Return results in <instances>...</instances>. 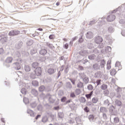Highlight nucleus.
I'll return each mask as SVG.
<instances>
[{
    "mask_svg": "<svg viewBox=\"0 0 125 125\" xmlns=\"http://www.w3.org/2000/svg\"><path fill=\"white\" fill-rule=\"evenodd\" d=\"M94 42L97 44H99L98 47L100 48H102V47H104V44L102 43V42H103V38L102 37L100 36L96 37L94 39Z\"/></svg>",
    "mask_w": 125,
    "mask_h": 125,
    "instance_id": "nucleus-1",
    "label": "nucleus"
},
{
    "mask_svg": "<svg viewBox=\"0 0 125 125\" xmlns=\"http://www.w3.org/2000/svg\"><path fill=\"white\" fill-rule=\"evenodd\" d=\"M18 61V62L13 63V66L16 70H20L21 67V63H22V62H23V61H22L21 62H20L19 61Z\"/></svg>",
    "mask_w": 125,
    "mask_h": 125,
    "instance_id": "nucleus-2",
    "label": "nucleus"
},
{
    "mask_svg": "<svg viewBox=\"0 0 125 125\" xmlns=\"http://www.w3.org/2000/svg\"><path fill=\"white\" fill-rule=\"evenodd\" d=\"M21 57V53L19 52H16L14 54V58L17 60V61H20V62H22V59H20Z\"/></svg>",
    "mask_w": 125,
    "mask_h": 125,
    "instance_id": "nucleus-3",
    "label": "nucleus"
},
{
    "mask_svg": "<svg viewBox=\"0 0 125 125\" xmlns=\"http://www.w3.org/2000/svg\"><path fill=\"white\" fill-rule=\"evenodd\" d=\"M20 34V31L18 30H12L9 32L8 35L9 36H16L17 35H19Z\"/></svg>",
    "mask_w": 125,
    "mask_h": 125,
    "instance_id": "nucleus-4",
    "label": "nucleus"
},
{
    "mask_svg": "<svg viewBox=\"0 0 125 125\" xmlns=\"http://www.w3.org/2000/svg\"><path fill=\"white\" fill-rule=\"evenodd\" d=\"M35 73L36 76H41V75H42V68H41V67L36 68L35 70Z\"/></svg>",
    "mask_w": 125,
    "mask_h": 125,
    "instance_id": "nucleus-5",
    "label": "nucleus"
},
{
    "mask_svg": "<svg viewBox=\"0 0 125 125\" xmlns=\"http://www.w3.org/2000/svg\"><path fill=\"white\" fill-rule=\"evenodd\" d=\"M115 19H116V16L113 15H110L106 18V20L108 22H112L114 21Z\"/></svg>",
    "mask_w": 125,
    "mask_h": 125,
    "instance_id": "nucleus-6",
    "label": "nucleus"
},
{
    "mask_svg": "<svg viewBox=\"0 0 125 125\" xmlns=\"http://www.w3.org/2000/svg\"><path fill=\"white\" fill-rule=\"evenodd\" d=\"M46 97H48L49 98V102H50V103H54L55 99L53 98V96L50 95V94H47Z\"/></svg>",
    "mask_w": 125,
    "mask_h": 125,
    "instance_id": "nucleus-7",
    "label": "nucleus"
},
{
    "mask_svg": "<svg viewBox=\"0 0 125 125\" xmlns=\"http://www.w3.org/2000/svg\"><path fill=\"white\" fill-rule=\"evenodd\" d=\"M86 38L87 39H92L93 38V33L92 32L88 31L86 34Z\"/></svg>",
    "mask_w": 125,
    "mask_h": 125,
    "instance_id": "nucleus-8",
    "label": "nucleus"
},
{
    "mask_svg": "<svg viewBox=\"0 0 125 125\" xmlns=\"http://www.w3.org/2000/svg\"><path fill=\"white\" fill-rule=\"evenodd\" d=\"M39 53L41 55H45L47 53V51L45 49H41L39 51Z\"/></svg>",
    "mask_w": 125,
    "mask_h": 125,
    "instance_id": "nucleus-9",
    "label": "nucleus"
},
{
    "mask_svg": "<svg viewBox=\"0 0 125 125\" xmlns=\"http://www.w3.org/2000/svg\"><path fill=\"white\" fill-rule=\"evenodd\" d=\"M79 76L80 80H83L86 77V75L83 72H80L79 73Z\"/></svg>",
    "mask_w": 125,
    "mask_h": 125,
    "instance_id": "nucleus-10",
    "label": "nucleus"
},
{
    "mask_svg": "<svg viewBox=\"0 0 125 125\" xmlns=\"http://www.w3.org/2000/svg\"><path fill=\"white\" fill-rule=\"evenodd\" d=\"M13 60V58L11 57H8L5 60L6 63H12V61Z\"/></svg>",
    "mask_w": 125,
    "mask_h": 125,
    "instance_id": "nucleus-11",
    "label": "nucleus"
},
{
    "mask_svg": "<svg viewBox=\"0 0 125 125\" xmlns=\"http://www.w3.org/2000/svg\"><path fill=\"white\" fill-rule=\"evenodd\" d=\"M65 86L67 89H72V88L73 87L72 84L70 82L66 83Z\"/></svg>",
    "mask_w": 125,
    "mask_h": 125,
    "instance_id": "nucleus-12",
    "label": "nucleus"
},
{
    "mask_svg": "<svg viewBox=\"0 0 125 125\" xmlns=\"http://www.w3.org/2000/svg\"><path fill=\"white\" fill-rule=\"evenodd\" d=\"M102 77V75H101V72L98 71L95 74V78H97V79H99Z\"/></svg>",
    "mask_w": 125,
    "mask_h": 125,
    "instance_id": "nucleus-13",
    "label": "nucleus"
},
{
    "mask_svg": "<svg viewBox=\"0 0 125 125\" xmlns=\"http://www.w3.org/2000/svg\"><path fill=\"white\" fill-rule=\"evenodd\" d=\"M100 111V112H101V113H103V114H105V113H107V112H108V110H107V108L104 107H101Z\"/></svg>",
    "mask_w": 125,
    "mask_h": 125,
    "instance_id": "nucleus-14",
    "label": "nucleus"
},
{
    "mask_svg": "<svg viewBox=\"0 0 125 125\" xmlns=\"http://www.w3.org/2000/svg\"><path fill=\"white\" fill-rule=\"evenodd\" d=\"M47 73H48L49 75H52L55 73V70L53 68H49L47 70Z\"/></svg>",
    "mask_w": 125,
    "mask_h": 125,
    "instance_id": "nucleus-15",
    "label": "nucleus"
},
{
    "mask_svg": "<svg viewBox=\"0 0 125 125\" xmlns=\"http://www.w3.org/2000/svg\"><path fill=\"white\" fill-rule=\"evenodd\" d=\"M79 54L82 56H85L87 55V51L86 50L81 51L79 52Z\"/></svg>",
    "mask_w": 125,
    "mask_h": 125,
    "instance_id": "nucleus-16",
    "label": "nucleus"
},
{
    "mask_svg": "<svg viewBox=\"0 0 125 125\" xmlns=\"http://www.w3.org/2000/svg\"><path fill=\"white\" fill-rule=\"evenodd\" d=\"M106 62H105V60H103L101 61L100 66H99L100 68H104L105 67V65Z\"/></svg>",
    "mask_w": 125,
    "mask_h": 125,
    "instance_id": "nucleus-17",
    "label": "nucleus"
},
{
    "mask_svg": "<svg viewBox=\"0 0 125 125\" xmlns=\"http://www.w3.org/2000/svg\"><path fill=\"white\" fill-rule=\"evenodd\" d=\"M92 94H93V91H91L89 94H86L85 97L87 99H91V96H92Z\"/></svg>",
    "mask_w": 125,
    "mask_h": 125,
    "instance_id": "nucleus-18",
    "label": "nucleus"
},
{
    "mask_svg": "<svg viewBox=\"0 0 125 125\" xmlns=\"http://www.w3.org/2000/svg\"><path fill=\"white\" fill-rule=\"evenodd\" d=\"M98 98L95 97L92 99V103H93L94 104H96L98 102Z\"/></svg>",
    "mask_w": 125,
    "mask_h": 125,
    "instance_id": "nucleus-19",
    "label": "nucleus"
},
{
    "mask_svg": "<svg viewBox=\"0 0 125 125\" xmlns=\"http://www.w3.org/2000/svg\"><path fill=\"white\" fill-rule=\"evenodd\" d=\"M63 70H64V65H62L61 67V70L60 71H59L58 74H57V79L59 78V77L61 76V73L60 72L63 71Z\"/></svg>",
    "mask_w": 125,
    "mask_h": 125,
    "instance_id": "nucleus-20",
    "label": "nucleus"
},
{
    "mask_svg": "<svg viewBox=\"0 0 125 125\" xmlns=\"http://www.w3.org/2000/svg\"><path fill=\"white\" fill-rule=\"evenodd\" d=\"M96 23V20H92V21H90L88 25L91 27V26L94 25Z\"/></svg>",
    "mask_w": 125,
    "mask_h": 125,
    "instance_id": "nucleus-21",
    "label": "nucleus"
},
{
    "mask_svg": "<svg viewBox=\"0 0 125 125\" xmlns=\"http://www.w3.org/2000/svg\"><path fill=\"white\" fill-rule=\"evenodd\" d=\"M48 121V118H47V116L46 115L44 116L42 118V123H46Z\"/></svg>",
    "mask_w": 125,
    "mask_h": 125,
    "instance_id": "nucleus-22",
    "label": "nucleus"
},
{
    "mask_svg": "<svg viewBox=\"0 0 125 125\" xmlns=\"http://www.w3.org/2000/svg\"><path fill=\"white\" fill-rule=\"evenodd\" d=\"M58 116L59 119H63L64 118V113L62 112H59L58 113Z\"/></svg>",
    "mask_w": 125,
    "mask_h": 125,
    "instance_id": "nucleus-23",
    "label": "nucleus"
},
{
    "mask_svg": "<svg viewBox=\"0 0 125 125\" xmlns=\"http://www.w3.org/2000/svg\"><path fill=\"white\" fill-rule=\"evenodd\" d=\"M101 89H102V90H105V89H107L108 88V86L107 84H103L101 87H100Z\"/></svg>",
    "mask_w": 125,
    "mask_h": 125,
    "instance_id": "nucleus-24",
    "label": "nucleus"
},
{
    "mask_svg": "<svg viewBox=\"0 0 125 125\" xmlns=\"http://www.w3.org/2000/svg\"><path fill=\"white\" fill-rule=\"evenodd\" d=\"M31 93L33 95H34V96H37L38 94V91L35 89H33L31 90Z\"/></svg>",
    "mask_w": 125,
    "mask_h": 125,
    "instance_id": "nucleus-25",
    "label": "nucleus"
},
{
    "mask_svg": "<svg viewBox=\"0 0 125 125\" xmlns=\"http://www.w3.org/2000/svg\"><path fill=\"white\" fill-rule=\"evenodd\" d=\"M115 104L116 106H118V107H121V106H122V102H121V101L116 100L115 101Z\"/></svg>",
    "mask_w": 125,
    "mask_h": 125,
    "instance_id": "nucleus-26",
    "label": "nucleus"
},
{
    "mask_svg": "<svg viewBox=\"0 0 125 125\" xmlns=\"http://www.w3.org/2000/svg\"><path fill=\"white\" fill-rule=\"evenodd\" d=\"M93 68L94 70H99L100 69V67L99 66V65H98V64L97 63L93 64Z\"/></svg>",
    "mask_w": 125,
    "mask_h": 125,
    "instance_id": "nucleus-27",
    "label": "nucleus"
},
{
    "mask_svg": "<svg viewBox=\"0 0 125 125\" xmlns=\"http://www.w3.org/2000/svg\"><path fill=\"white\" fill-rule=\"evenodd\" d=\"M95 58H96V56H95V55H94V54H92V55L88 56V59L90 60H94V59H95Z\"/></svg>",
    "mask_w": 125,
    "mask_h": 125,
    "instance_id": "nucleus-28",
    "label": "nucleus"
},
{
    "mask_svg": "<svg viewBox=\"0 0 125 125\" xmlns=\"http://www.w3.org/2000/svg\"><path fill=\"white\" fill-rule=\"evenodd\" d=\"M27 113L30 114V115L31 116V117H34L35 116L34 114V111H33V110L31 109L27 110Z\"/></svg>",
    "mask_w": 125,
    "mask_h": 125,
    "instance_id": "nucleus-29",
    "label": "nucleus"
},
{
    "mask_svg": "<svg viewBox=\"0 0 125 125\" xmlns=\"http://www.w3.org/2000/svg\"><path fill=\"white\" fill-rule=\"evenodd\" d=\"M24 70L25 72H30V71H31V67L28 65H25L24 66Z\"/></svg>",
    "mask_w": 125,
    "mask_h": 125,
    "instance_id": "nucleus-30",
    "label": "nucleus"
},
{
    "mask_svg": "<svg viewBox=\"0 0 125 125\" xmlns=\"http://www.w3.org/2000/svg\"><path fill=\"white\" fill-rule=\"evenodd\" d=\"M77 87H78L79 88H82L83 87V83L81 82H79L77 83Z\"/></svg>",
    "mask_w": 125,
    "mask_h": 125,
    "instance_id": "nucleus-31",
    "label": "nucleus"
},
{
    "mask_svg": "<svg viewBox=\"0 0 125 125\" xmlns=\"http://www.w3.org/2000/svg\"><path fill=\"white\" fill-rule=\"evenodd\" d=\"M83 83H84L85 84L88 83V82H89V80L88 79V77H87L86 76L83 79H82Z\"/></svg>",
    "mask_w": 125,
    "mask_h": 125,
    "instance_id": "nucleus-32",
    "label": "nucleus"
},
{
    "mask_svg": "<svg viewBox=\"0 0 125 125\" xmlns=\"http://www.w3.org/2000/svg\"><path fill=\"white\" fill-rule=\"evenodd\" d=\"M88 119L90 122H91V123H92V122H94L93 120H94V116H93V115H90L88 116Z\"/></svg>",
    "mask_w": 125,
    "mask_h": 125,
    "instance_id": "nucleus-33",
    "label": "nucleus"
},
{
    "mask_svg": "<svg viewBox=\"0 0 125 125\" xmlns=\"http://www.w3.org/2000/svg\"><path fill=\"white\" fill-rule=\"evenodd\" d=\"M115 31V29H114V27L112 26H109L108 27V31L109 33H113Z\"/></svg>",
    "mask_w": 125,
    "mask_h": 125,
    "instance_id": "nucleus-34",
    "label": "nucleus"
},
{
    "mask_svg": "<svg viewBox=\"0 0 125 125\" xmlns=\"http://www.w3.org/2000/svg\"><path fill=\"white\" fill-rule=\"evenodd\" d=\"M104 105H105V106H109L110 105V102H109V100L107 99L104 101Z\"/></svg>",
    "mask_w": 125,
    "mask_h": 125,
    "instance_id": "nucleus-35",
    "label": "nucleus"
},
{
    "mask_svg": "<svg viewBox=\"0 0 125 125\" xmlns=\"http://www.w3.org/2000/svg\"><path fill=\"white\" fill-rule=\"evenodd\" d=\"M23 45V42H19L17 45V48L19 49V48H21L22 47V46Z\"/></svg>",
    "mask_w": 125,
    "mask_h": 125,
    "instance_id": "nucleus-36",
    "label": "nucleus"
},
{
    "mask_svg": "<svg viewBox=\"0 0 125 125\" xmlns=\"http://www.w3.org/2000/svg\"><path fill=\"white\" fill-rule=\"evenodd\" d=\"M75 120L77 124H78V125L82 124V120H81V118L80 117H76L75 118Z\"/></svg>",
    "mask_w": 125,
    "mask_h": 125,
    "instance_id": "nucleus-37",
    "label": "nucleus"
},
{
    "mask_svg": "<svg viewBox=\"0 0 125 125\" xmlns=\"http://www.w3.org/2000/svg\"><path fill=\"white\" fill-rule=\"evenodd\" d=\"M7 41V38H6V37H2L0 39V42H6V41Z\"/></svg>",
    "mask_w": 125,
    "mask_h": 125,
    "instance_id": "nucleus-38",
    "label": "nucleus"
},
{
    "mask_svg": "<svg viewBox=\"0 0 125 125\" xmlns=\"http://www.w3.org/2000/svg\"><path fill=\"white\" fill-rule=\"evenodd\" d=\"M110 73L111 76H115L116 75V69H113L110 70Z\"/></svg>",
    "mask_w": 125,
    "mask_h": 125,
    "instance_id": "nucleus-39",
    "label": "nucleus"
},
{
    "mask_svg": "<svg viewBox=\"0 0 125 125\" xmlns=\"http://www.w3.org/2000/svg\"><path fill=\"white\" fill-rule=\"evenodd\" d=\"M87 89L88 90H93V86H92L91 84H89L87 86Z\"/></svg>",
    "mask_w": 125,
    "mask_h": 125,
    "instance_id": "nucleus-40",
    "label": "nucleus"
},
{
    "mask_svg": "<svg viewBox=\"0 0 125 125\" xmlns=\"http://www.w3.org/2000/svg\"><path fill=\"white\" fill-rule=\"evenodd\" d=\"M34 43V41L32 40H29L27 42V44L28 46H30V45H32Z\"/></svg>",
    "mask_w": 125,
    "mask_h": 125,
    "instance_id": "nucleus-41",
    "label": "nucleus"
},
{
    "mask_svg": "<svg viewBox=\"0 0 125 125\" xmlns=\"http://www.w3.org/2000/svg\"><path fill=\"white\" fill-rule=\"evenodd\" d=\"M35 53H37V49L34 48L30 51V54L31 55H33V54H35Z\"/></svg>",
    "mask_w": 125,
    "mask_h": 125,
    "instance_id": "nucleus-42",
    "label": "nucleus"
},
{
    "mask_svg": "<svg viewBox=\"0 0 125 125\" xmlns=\"http://www.w3.org/2000/svg\"><path fill=\"white\" fill-rule=\"evenodd\" d=\"M44 89H45V87L44 85L41 86L39 88V91L41 92L43 91Z\"/></svg>",
    "mask_w": 125,
    "mask_h": 125,
    "instance_id": "nucleus-43",
    "label": "nucleus"
},
{
    "mask_svg": "<svg viewBox=\"0 0 125 125\" xmlns=\"http://www.w3.org/2000/svg\"><path fill=\"white\" fill-rule=\"evenodd\" d=\"M32 83L34 86H38L39 85V82L37 81H33Z\"/></svg>",
    "mask_w": 125,
    "mask_h": 125,
    "instance_id": "nucleus-44",
    "label": "nucleus"
},
{
    "mask_svg": "<svg viewBox=\"0 0 125 125\" xmlns=\"http://www.w3.org/2000/svg\"><path fill=\"white\" fill-rule=\"evenodd\" d=\"M87 47L89 49H92L93 48V44L92 43H89L87 44Z\"/></svg>",
    "mask_w": 125,
    "mask_h": 125,
    "instance_id": "nucleus-45",
    "label": "nucleus"
},
{
    "mask_svg": "<svg viewBox=\"0 0 125 125\" xmlns=\"http://www.w3.org/2000/svg\"><path fill=\"white\" fill-rule=\"evenodd\" d=\"M32 67L35 69L36 67H38V66H39V63L37 62H34L32 63Z\"/></svg>",
    "mask_w": 125,
    "mask_h": 125,
    "instance_id": "nucleus-46",
    "label": "nucleus"
},
{
    "mask_svg": "<svg viewBox=\"0 0 125 125\" xmlns=\"http://www.w3.org/2000/svg\"><path fill=\"white\" fill-rule=\"evenodd\" d=\"M21 92L22 94H24V95H26V94H27V90H26V89H25V88H22L21 90Z\"/></svg>",
    "mask_w": 125,
    "mask_h": 125,
    "instance_id": "nucleus-47",
    "label": "nucleus"
},
{
    "mask_svg": "<svg viewBox=\"0 0 125 125\" xmlns=\"http://www.w3.org/2000/svg\"><path fill=\"white\" fill-rule=\"evenodd\" d=\"M85 98L83 97H81L80 98V102L81 103H85Z\"/></svg>",
    "mask_w": 125,
    "mask_h": 125,
    "instance_id": "nucleus-48",
    "label": "nucleus"
},
{
    "mask_svg": "<svg viewBox=\"0 0 125 125\" xmlns=\"http://www.w3.org/2000/svg\"><path fill=\"white\" fill-rule=\"evenodd\" d=\"M23 101L25 104H28V103H29V99L26 97L23 98Z\"/></svg>",
    "mask_w": 125,
    "mask_h": 125,
    "instance_id": "nucleus-49",
    "label": "nucleus"
},
{
    "mask_svg": "<svg viewBox=\"0 0 125 125\" xmlns=\"http://www.w3.org/2000/svg\"><path fill=\"white\" fill-rule=\"evenodd\" d=\"M75 93L76 95H79L81 94V89H76Z\"/></svg>",
    "mask_w": 125,
    "mask_h": 125,
    "instance_id": "nucleus-50",
    "label": "nucleus"
},
{
    "mask_svg": "<svg viewBox=\"0 0 125 125\" xmlns=\"http://www.w3.org/2000/svg\"><path fill=\"white\" fill-rule=\"evenodd\" d=\"M37 109L38 111H40V112L41 111H42V105L41 104H39L37 107Z\"/></svg>",
    "mask_w": 125,
    "mask_h": 125,
    "instance_id": "nucleus-51",
    "label": "nucleus"
},
{
    "mask_svg": "<svg viewBox=\"0 0 125 125\" xmlns=\"http://www.w3.org/2000/svg\"><path fill=\"white\" fill-rule=\"evenodd\" d=\"M114 110H115V107L113 105H111L110 107H109V111L110 112H111V113H113Z\"/></svg>",
    "mask_w": 125,
    "mask_h": 125,
    "instance_id": "nucleus-52",
    "label": "nucleus"
},
{
    "mask_svg": "<svg viewBox=\"0 0 125 125\" xmlns=\"http://www.w3.org/2000/svg\"><path fill=\"white\" fill-rule=\"evenodd\" d=\"M114 122L115 124H118L119 122H120V120H119V118L115 117L114 118Z\"/></svg>",
    "mask_w": 125,
    "mask_h": 125,
    "instance_id": "nucleus-53",
    "label": "nucleus"
},
{
    "mask_svg": "<svg viewBox=\"0 0 125 125\" xmlns=\"http://www.w3.org/2000/svg\"><path fill=\"white\" fill-rule=\"evenodd\" d=\"M30 106L31 108H35L37 106V104L36 103H33L31 104Z\"/></svg>",
    "mask_w": 125,
    "mask_h": 125,
    "instance_id": "nucleus-54",
    "label": "nucleus"
},
{
    "mask_svg": "<svg viewBox=\"0 0 125 125\" xmlns=\"http://www.w3.org/2000/svg\"><path fill=\"white\" fill-rule=\"evenodd\" d=\"M105 50L108 51V52H111L112 48L110 46H107L105 48Z\"/></svg>",
    "mask_w": 125,
    "mask_h": 125,
    "instance_id": "nucleus-55",
    "label": "nucleus"
},
{
    "mask_svg": "<svg viewBox=\"0 0 125 125\" xmlns=\"http://www.w3.org/2000/svg\"><path fill=\"white\" fill-rule=\"evenodd\" d=\"M83 110L86 113H88V112H89V108L87 106L85 107Z\"/></svg>",
    "mask_w": 125,
    "mask_h": 125,
    "instance_id": "nucleus-56",
    "label": "nucleus"
},
{
    "mask_svg": "<svg viewBox=\"0 0 125 125\" xmlns=\"http://www.w3.org/2000/svg\"><path fill=\"white\" fill-rule=\"evenodd\" d=\"M96 83H97V86H98V85H100V84H101V80L100 79L97 80Z\"/></svg>",
    "mask_w": 125,
    "mask_h": 125,
    "instance_id": "nucleus-57",
    "label": "nucleus"
},
{
    "mask_svg": "<svg viewBox=\"0 0 125 125\" xmlns=\"http://www.w3.org/2000/svg\"><path fill=\"white\" fill-rule=\"evenodd\" d=\"M67 100V98L66 97H63L61 99V102H65Z\"/></svg>",
    "mask_w": 125,
    "mask_h": 125,
    "instance_id": "nucleus-58",
    "label": "nucleus"
},
{
    "mask_svg": "<svg viewBox=\"0 0 125 125\" xmlns=\"http://www.w3.org/2000/svg\"><path fill=\"white\" fill-rule=\"evenodd\" d=\"M109 90H104V94L105 95H106V96L109 95Z\"/></svg>",
    "mask_w": 125,
    "mask_h": 125,
    "instance_id": "nucleus-59",
    "label": "nucleus"
},
{
    "mask_svg": "<svg viewBox=\"0 0 125 125\" xmlns=\"http://www.w3.org/2000/svg\"><path fill=\"white\" fill-rule=\"evenodd\" d=\"M70 97H71V98H75V97H76V95H75V93L74 92L71 93Z\"/></svg>",
    "mask_w": 125,
    "mask_h": 125,
    "instance_id": "nucleus-60",
    "label": "nucleus"
},
{
    "mask_svg": "<svg viewBox=\"0 0 125 125\" xmlns=\"http://www.w3.org/2000/svg\"><path fill=\"white\" fill-rule=\"evenodd\" d=\"M103 119H104V120H107V119H108V117H107V115H106L105 113H103Z\"/></svg>",
    "mask_w": 125,
    "mask_h": 125,
    "instance_id": "nucleus-61",
    "label": "nucleus"
},
{
    "mask_svg": "<svg viewBox=\"0 0 125 125\" xmlns=\"http://www.w3.org/2000/svg\"><path fill=\"white\" fill-rule=\"evenodd\" d=\"M69 81L72 82V84H75L76 81L74 79H69Z\"/></svg>",
    "mask_w": 125,
    "mask_h": 125,
    "instance_id": "nucleus-62",
    "label": "nucleus"
},
{
    "mask_svg": "<svg viewBox=\"0 0 125 125\" xmlns=\"http://www.w3.org/2000/svg\"><path fill=\"white\" fill-rule=\"evenodd\" d=\"M69 124H74L75 123V121L73 119H70L69 121Z\"/></svg>",
    "mask_w": 125,
    "mask_h": 125,
    "instance_id": "nucleus-63",
    "label": "nucleus"
},
{
    "mask_svg": "<svg viewBox=\"0 0 125 125\" xmlns=\"http://www.w3.org/2000/svg\"><path fill=\"white\" fill-rule=\"evenodd\" d=\"M121 34L123 37H125V30H122Z\"/></svg>",
    "mask_w": 125,
    "mask_h": 125,
    "instance_id": "nucleus-64",
    "label": "nucleus"
}]
</instances>
